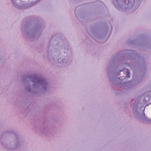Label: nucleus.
Here are the masks:
<instances>
[{
	"label": "nucleus",
	"instance_id": "1",
	"mask_svg": "<svg viewBox=\"0 0 151 151\" xmlns=\"http://www.w3.org/2000/svg\"><path fill=\"white\" fill-rule=\"evenodd\" d=\"M132 1L131 0H123L122 3L123 4H126L128 6L127 7H129V6H132Z\"/></svg>",
	"mask_w": 151,
	"mask_h": 151
},
{
	"label": "nucleus",
	"instance_id": "2",
	"mask_svg": "<svg viewBox=\"0 0 151 151\" xmlns=\"http://www.w3.org/2000/svg\"><path fill=\"white\" fill-rule=\"evenodd\" d=\"M127 77H130V74H129V73H128L127 75Z\"/></svg>",
	"mask_w": 151,
	"mask_h": 151
}]
</instances>
